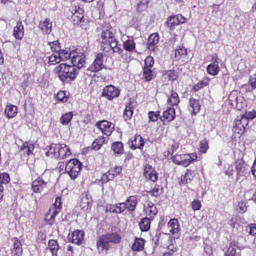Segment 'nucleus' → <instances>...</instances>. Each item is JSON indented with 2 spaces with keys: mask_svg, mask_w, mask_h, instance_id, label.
Instances as JSON below:
<instances>
[{
  "mask_svg": "<svg viewBox=\"0 0 256 256\" xmlns=\"http://www.w3.org/2000/svg\"><path fill=\"white\" fill-rule=\"evenodd\" d=\"M61 198L57 197L55 203L51 206L48 213L45 215V221L48 225L55 224V218L61 213Z\"/></svg>",
  "mask_w": 256,
  "mask_h": 256,
  "instance_id": "423d86ee",
  "label": "nucleus"
},
{
  "mask_svg": "<svg viewBox=\"0 0 256 256\" xmlns=\"http://www.w3.org/2000/svg\"><path fill=\"white\" fill-rule=\"evenodd\" d=\"M143 77L145 81H151V79H153V71H151L150 67H144Z\"/></svg>",
  "mask_w": 256,
  "mask_h": 256,
  "instance_id": "603ef678",
  "label": "nucleus"
},
{
  "mask_svg": "<svg viewBox=\"0 0 256 256\" xmlns=\"http://www.w3.org/2000/svg\"><path fill=\"white\" fill-rule=\"evenodd\" d=\"M84 237L85 233L83 231L75 230L68 235V241H70V243H73L74 245H81V243H83Z\"/></svg>",
  "mask_w": 256,
  "mask_h": 256,
  "instance_id": "f3484780",
  "label": "nucleus"
},
{
  "mask_svg": "<svg viewBox=\"0 0 256 256\" xmlns=\"http://www.w3.org/2000/svg\"><path fill=\"white\" fill-rule=\"evenodd\" d=\"M122 171H123V168H121V166H115L114 168L109 170L108 173H109L110 177H112V179H115V177H117V175H121Z\"/></svg>",
  "mask_w": 256,
  "mask_h": 256,
  "instance_id": "3c124183",
  "label": "nucleus"
},
{
  "mask_svg": "<svg viewBox=\"0 0 256 256\" xmlns=\"http://www.w3.org/2000/svg\"><path fill=\"white\" fill-rule=\"evenodd\" d=\"M96 247L99 253H104V252L107 253L111 248L109 238L106 235L100 236L96 243Z\"/></svg>",
  "mask_w": 256,
  "mask_h": 256,
  "instance_id": "ddd939ff",
  "label": "nucleus"
},
{
  "mask_svg": "<svg viewBox=\"0 0 256 256\" xmlns=\"http://www.w3.org/2000/svg\"><path fill=\"white\" fill-rule=\"evenodd\" d=\"M197 159V153L191 154H177L172 157L173 163L176 165H182V167H189L190 163H193Z\"/></svg>",
  "mask_w": 256,
  "mask_h": 256,
  "instance_id": "6e6552de",
  "label": "nucleus"
},
{
  "mask_svg": "<svg viewBox=\"0 0 256 256\" xmlns=\"http://www.w3.org/2000/svg\"><path fill=\"white\" fill-rule=\"evenodd\" d=\"M17 106L13 104H9L5 108V115L8 119H13L14 117H17Z\"/></svg>",
  "mask_w": 256,
  "mask_h": 256,
  "instance_id": "7c9ffc66",
  "label": "nucleus"
},
{
  "mask_svg": "<svg viewBox=\"0 0 256 256\" xmlns=\"http://www.w3.org/2000/svg\"><path fill=\"white\" fill-rule=\"evenodd\" d=\"M123 47H124L125 51H128L129 53H132V51H135V49H136L135 41L126 40L123 44Z\"/></svg>",
  "mask_w": 256,
  "mask_h": 256,
  "instance_id": "c03bdc74",
  "label": "nucleus"
},
{
  "mask_svg": "<svg viewBox=\"0 0 256 256\" xmlns=\"http://www.w3.org/2000/svg\"><path fill=\"white\" fill-rule=\"evenodd\" d=\"M245 167V161L243 159H238L235 162V169L237 171V176L240 177L241 173H243V169Z\"/></svg>",
  "mask_w": 256,
  "mask_h": 256,
  "instance_id": "de8ad7c7",
  "label": "nucleus"
},
{
  "mask_svg": "<svg viewBox=\"0 0 256 256\" xmlns=\"http://www.w3.org/2000/svg\"><path fill=\"white\" fill-rule=\"evenodd\" d=\"M70 121H73V112H67L60 117L61 125H69Z\"/></svg>",
  "mask_w": 256,
  "mask_h": 256,
  "instance_id": "a19ab883",
  "label": "nucleus"
},
{
  "mask_svg": "<svg viewBox=\"0 0 256 256\" xmlns=\"http://www.w3.org/2000/svg\"><path fill=\"white\" fill-rule=\"evenodd\" d=\"M179 94L176 91L171 90L170 95H168L167 103L171 105V107H175L179 105Z\"/></svg>",
  "mask_w": 256,
  "mask_h": 256,
  "instance_id": "c756f323",
  "label": "nucleus"
},
{
  "mask_svg": "<svg viewBox=\"0 0 256 256\" xmlns=\"http://www.w3.org/2000/svg\"><path fill=\"white\" fill-rule=\"evenodd\" d=\"M38 27L42 31L43 35H49L53 31V22H51V19L45 18L39 22Z\"/></svg>",
  "mask_w": 256,
  "mask_h": 256,
  "instance_id": "6ab92c4d",
  "label": "nucleus"
},
{
  "mask_svg": "<svg viewBox=\"0 0 256 256\" xmlns=\"http://www.w3.org/2000/svg\"><path fill=\"white\" fill-rule=\"evenodd\" d=\"M52 53H59L61 51V47L59 46V41H53L48 43Z\"/></svg>",
  "mask_w": 256,
  "mask_h": 256,
  "instance_id": "5fc2aeb1",
  "label": "nucleus"
},
{
  "mask_svg": "<svg viewBox=\"0 0 256 256\" xmlns=\"http://www.w3.org/2000/svg\"><path fill=\"white\" fill-rule=\"evenodd\" d=\"M124 203H126L127 210L133 212L137 209V203H139V200L137 199V196H130Z\"/></svg>",
  "mask_w": 256,
  "mask_h": 256,
  "instance_id": "cd10ccee",
  "label": "nucleus"
},
{
  "mask_svg": "<svg viewBox=\"0 0 256 256\" xmlns=\"http://www.w3.org/2000/svg\"><path fill=\"white\" fill-rule=\"evenodd\" d=\"M13 247H12V255L13 256H22L23 255V245L21 244V240L14 238L13 239Z\"/></svg>",
  "mask_w": 256,
  "mask_h": 256,
  "instance_id": "393cba45",
  "label": "nucleus"
},
{
  "mask_svg": "<svg viewBox=\"0 0 256 256\" xmlns=\"http://www.w3.org/2000/svg\"><path fill=\"white\" fill-rule=\"evenodd\" d=\"M48 249L51 251L53 256L57 255V251H59V244L57 243V240H49Z\"/></svg>",
  "mask_w": 256,
  "mask_h": 256,
  "instance_id": "79ce46f5",
  "label": "nucleus"
},
{
  "mask_svg": "<svg viewBox=\"0 0 256 256\" xmlns=\"http://www.w3.org/2000/svg\"><path fill=\"white\" fill-rule=\"evenodd\" d=\"M157 45H159V34L153 33L148 38L149 51H155V49H157Z\"/></svg>",
  "mask_w": 256,
  "mask_h": 256,
  "instance_id": "b1692460",
  "label": "nucleus"
},
{
  "mask_svg": "<svg viewBox=\"0 0 256 256\" xmlns=\"http://www.w3.org/2000/svg\"><path fill=\"white\" fill-rule=\"evenodd\" d=\"M11 182V177L7 173L0 174V201L3 199V185H7V183Z\"/></svg>",
  "mask_w": 256,
  "mask_h": 256,
  "instance_id": "bb28decb",
  "label": "nucleus"
},
{
  "mask_svg": "<svg viewBox=\"0 0 256 256\" xmlns=\"http://www.w3.org/2000/svg\"><path fill=\"white\" fill-rule=\"evenodd\" d=\"M13 36L18 41H21L25 37V27L21 21L16 22V26L13 29Z\"/></svg>",
  "mask_w": 256,
  "mask_h": 256,
  "instance_id": "4be33fe9",
  "label": "nucleus"
},
{
  "mask_svg": "<svg viewBox=\"0 0 256 256\" xmlns=\"http://www.w3.org/2000/svg\"><path fill=\"white\" fill-rule=\"evenodd\" d=\"M228 101L233 109H237L241 111V109H245V98L241 95V92L237 90H233L229 96Z\"/></svg>",
  "mask_w": 256,
  "mask_h": 256,
  "instance_id": "39448f33",
  "label": "nucleus"
},
{
  "mask_svg": "<svg viewBox=\"0 0 256 256\" xmlns=\"http://www.w3.org/2000/svg\"><path fill=\"white\" fill-rule=\"evenodd\" d=\"M106 213H116L117 214V204H110L106 206Z\"/></svg>",
  "mask_w": 256,
  "mask_h": 256,
  "instance_id": "338daca9",
  "label": "nucleus"
},
{
  "mask_svg": "<svg viewBox=\"0 0 256 256\" xmlns=\"http://www.w3.org/2000/svg\"><path fill=\"white\" fill-rule=\"evenodd\" d=\"M103 58V53H98L94 62L88 67V69H86L85 75H87L88 77H93L95 73H99V71H101L104 67Z\"/></svg>",
  "mask_w": 256,
  "mask_h": 256,
  "instance_id": "0eeeda50",
  "label": "nucleus"
},
{
  "mask_svg": "<svg viewBox=\"0 0 256 256\" xmlns=\"http://www.w3.org/2000/svg\"><path fill=\"white\" fill-rule=\"evenodd\" d=\"M58 55L60 57V61H67L73 57V52L71 50H60L58 51Z\"/></svg>",
  "mask_w": 256,
  "mask_h": 256,
  "instance_id": "58836bf2",
  "label": "nucleus"
},
{
  "mask_svg": "<svg viewBox=\"0 0 256 256\" xmlns=\"http://www.w3.org/2000/svg\"><path fill=\"white\" fill-rule=\"evenodd\" d=\"M56 99L57 101H61L62 103H67V94L65 93V91H59L56 95Z\"/></svg>",
  "mask_w": 256,
  "mask_h": 256,
  "instance_id": "4d7b16f0",
  "label": "nucleus"
},
{
  "mask_svg": "<svg viewBox=\"0 0 256 256\" xmlns=\"http://www.w3.org/2000/svg\"><path fill=\"white\" fill-rule=\"evenodd\" d=\"M207 151H209V142L204 139L200 142V153H207Z\"/></svg>",
  "mask_w": 256,
  "mask_h": 256,
  "instance_id": "13d9d810",
  "label": "nucleus"
},
{
  "mask_svg": "<svg viewBox=\"0 0 256 256\" xmlns=\"http://www.w3.org/2000/svg\"><path fill=\"white\" fill-rule=\"evenodd\" d=\"M165 77H167L169 81H177V79H179V73L175 70H168L165 73Z\"/></svg>",
  "mask_w": 256,
  "mask_h": 256,
  "instance_id": "8fccbe9b",
  "label": "nucleus"
},
{
  "mask_svg": "<svg viewBox=\"0 0 256 256\" xmlns=\"http://www.w3.org/2000/svg\"><path fill=\"white\" fill-rule=\"evenodd\" d=\"M167 229L170 235H175L176 237H179V233H181L179 220L177 218L170 219L167 223Z\"/></svg>",
  "mask_w": 256,
  "mask_h": 256,
  "instance_id": "4468645a",
  "label": "nucleus"
},
{
  "mask_svg": "<svg viewBox=\"0 0 256 256\" xmlns=\"http://www.w3.org/2000/svg\"><path fill=\"white\" fill-rule=\"evenodd\" d=\"M243 89H245V91H247V93H251L252 91H255V89H256V74H253L250 76L249 85H244Z\"/></svg>",
  "mask_w": 256,
  "mask_h": 256,
  "instance_id": "473e14b6",
  "label": "nucleus"
},
{
  "mask_svg": "<svg viewBox=\"0 0 256 256\" xmlns=\"http://www.w3.org/2000/svg\"><path fill=\"white\" fill-rule=\"evenodd\" d=\"M236 210L238 213H246L247 212V203L244 201L238 202Z\"/></svg>",
  "mask_w": 256,
  "mask_h": 256,
  "instance_id": "6e6d98bb",
  "label": "nucleus"
},
{
  "mask_svg": "<svg viewBox=\"0 0 256 256\" xmlns=\"http://www.w3.org/2000/svg\"><path fill=\"white\" fill-rule=\"evenodd\" d=\"M144 213L147 215V217L153 219V217L157 215V206H155L151 201H146L144 203Z\"/></svg>",
  "mask_w": 256,
  "mask_h": 256,
  "instance_id": "412c9836",
  "label": "nucleus"
},
{
  "mask_svg": "<svg viewBox=\"0 0 256 256\" xmlns=\"http://www.w3.org/2000/svg\"><path fill=\"white\" fill-rule=\"evenodd\" d=\"M126 209H127V203L121 202V203L116 204L117 214L123 213L124 211H126Z\"/></svg>",
  "mask_w": 256,
  "mask_h": 256,
  "instance_id": "bf43d9fd",
  "label": "nucleus"
},
{
  "mask_svg": "<svg viewBox=\"0 0 256 256\" xmlns=\"http://www.w3.org/2000/svg\"><path fill=\"white\" fill-rule=\"evenodd\" d=\"M188 110L190 113H192V115H197V113L201 111V102H199L197 99L190 98Z\"/></svg>",
  "mask_w": 256,
  "mask_h": 256,
  "instance_id": "5701e85b",
  "label": "nucleus"
},
{
  "mask_svg": "<svg viewBox=\"0 0 256 256\" xmlns=\"http://www.w3.org/2000/svg\"><path fill=\"white\" fill-rule=\"evenodd\" d=\"M81 169H83V164L79 159H71L67 162L65 166V173L69 175L72 181H75L77 177H79V173H81Z\"/></svg>",
  "mask_w": 256,
  "mask_h": 256,
  "instance_id": "20e7f679",
  "label": "nucleus"
},
{
  "mask_svg": "<svg viewBox=\"0 0 256 256\" xmlns=\"http://www.w3.org/2000/svg\"><path fill=\"white\" fill-rule=\"evenodd\" d=\"M224 173L226 177H233V174L235 173V169L233 168V165L226 166Z\"/></svg>",
  "mask_w": 256,
  "mask_h": 256,
  "instance_id": "680f3d73",
  "label": "nucleus"
},
{
  "mask_svg": "<svg viewBox=\"0 0 256 256\" xmlns=\"http://www.w3.org/2000/svg\"><path fill=\"white\" fill-rule=\"evenodd\" d=\"M159 115H160L159 112L151 111L148 113V118L150 121L155 122V121H158Z\"/></svg>",
  "mask_w": 256,
  "mask_h": 256,
  "instance_id": "0e129e2a",
  "label": "nucleus"
},
{
  "mask_svg": "<svg viewBox=\"0 0 256 256\" xmlns=\"http://www.w3.org/2000/svg\"><path fill=\"white\" fill-rule=\"evenodd\" d=\"M49 65H57L61 63V58L59 57V52H54L50 56H47Z\"/></svg>",
  "mask_w": 256,
  "mask_h": 256,
  "instance_id": "4c0bfd02",
  "label": "nucleus"
},
{
  "mask_svg": "<svg viewBox=\"0 0 256 256\" xmlns=\"http://www.w3.org/2000/svg\"><path fill=\"white\" fill-rule=\"evenodd\" d=\"M219 63H221V59H219L217 54H213L211 56V63L206 68L208 75H211L212 77H217V75H219V71H221Z\"/></svg>",
  "mask_w": 256,
  "mask_h": 256,
  "instance_id": "1a4fd4ad",
  "label": "nucleus"
},
{
  "mask_svg": "<svg viewBox=\"0 0 256 256\" xmlns=\"http://www.w3.org/2000/svg\"><path fill=\"white\" fill-rule=\"evenodd\" d=\"M125 121H129L133 117V107L131 106H126L124 110V115H123Z\"/></svg>",
  "mask_w": 256,
  "mask_h": 256,
  "instance_id": "864d4df0",
  "label": "nucleus"
},
{
  "mask_svg": "<svg viewBox=\"0 0 256 256\" xmlns=\"http://www.w3.org/2000/svg\"><path fill=\"white\" fill-rule=\"evenodd\" d=\"M102 183H109V181H113V176L109 174V172H106L101 177Z\"/></svg>",
  "mask_w": 256,
  "mask_h": 256,
  "instance_id": "69168bd1",
  "label": "nucleus"
},
{
  "mask_svg": "<svg viewBox=\"0 0 256 256\" xmlns=\"http://www.w3.org/2000/svg\"><path fill=\"white\" fill-rule=\"evenodd\" d=\"M256 118V111L252 110V111H248L245 112V114H243L240 119H246L247 124L249 125V121H253V119Z\"/></svg>",
  "mask_w": 256,
  "mask_h": 256,
  "instance_id": "49530a36",
  "label": "nucleus"
},
{
  "mask_svg": "<svg viewBox=\"0 0 256 256\" xmlns=\"http://www.w3.org/2000/svg\"><path fill=\"white\" fill-rule=\"evenodd\" d=\"M185 21H187V19L181 14L170 16L166 21V26L170 31H174L177 25H183Z\"/></svg>",
  "mask_w": 256,
  "mask_h": 256,
  "instance_id": "f8f14e48",
  "label": "nucleus"
},
{
  "mask_svg": "<svg viewBox=\"0 0 256 256\" xmlns=\"http://www.w3.org/2000/svg\"><path fill=\"white\" fill-rule=\"evenodd\" d=\"M105 143H107V138H105L104 136H99L93 141L92 149H94V151H99V149H101V147H103Z\"/></svg>",
  "mask_w": 256,
  "mask_h": 256,
  "instance_id": "2f4dec72",
  "label": "nucleus"
},
{
  "mask_svg": "<svg viewBox=\"0 0 256 256\" xmlns=\"http://www.w3.org/2000/svg\"><path fill=\"white\" fill-rule=\"evenodd\" d=\"M91 196L89 194H85L82 196L81 201H80V207L83 209V211H87L91 209Z\"/></svg>",
  "mask_w": 256,
  "mask_h": 256,
  "instance_id": "c85d7f7f",
  "label": "nucleus"
},
{
  "mask_svg": "<svg viewBox=\"0 0 256 256\" xmlns=\"http://www.w3.org/2000/svg\"><path fill=\"white\" fill-rule=\"evenodd\" d=\"M100 39L101 43L108 45L113 53H122L121 45H119L117 38H115V30L109 24H106V28L102 30Z\"/></svg>",
  "mask_w": 256,
  "mask_h": 256,
  "instance_id": "f03ea898",
  "label": "nucleus"
},
{
  "mask_svg": "<svg viewBox=\"0 0 256 256\" xmlns=\"http://www.w3.org/2000/svg\"><path fill=\"white\" fill-rule=\"evenodd\" d=\"M163 119L166 121H173L175 119V108L173 107H168L164 112H163Z\"/></svg>",
  "mask_w": 256,
  "mask_h": 256,
  "instance_id": "c9c22d12",
  "label": "nucleus"
},
{
  "mask_svg": "<svg viewBox=\"0 0 256 256\" xmlns=\"http://www.w3.org/2000/svg\"><path fill=\"white\" fill-rule=\"evenodd\" d=\"M72 64L61 63L54 68V73L57 77L65 83V81H75L79 70L85 67V54L79 52H73L71 58Z\"/></svg>",
  "mask_w": 256,
  "mask_h": 256,
  "instance_id": "f257e3e1",
  "label": "nucleus"
},
{
  "mask_svg": "<svg viewBox=\"0 0 256 256\" xmlns=\"http://www.w3.org/2000/svg\"><path fill=\"white\" fill-rule=\"evenodd\" d=\"M145 147V140L141 135H135L134 139L131 141V149H143Z\"/></svg>",
  "mask_w": 256,
  "mask_h": 256,
  "instance_id": "a878e982",
  "label": "nucleus"
},
{
  "mask_svg": "<svg viewBox=\"0 0 256 256\" xmlns=\"http://www.w3.org/2000/svg\"><path fill=\"white\" fill-rule=\"evenodd\" d=\"M193 181V171L187 170L186 173L181 178V183L187 185Z\"/></svg>",
  "mask_w": 256,
  "mask_h": 256,
  "instance_id": "37998d69",
  "label": "nucleus"
},
{
  "mask_svg": "<svg viewBox=\"0 0 256 256\" xmlns=\"http://www.w3.org/2000/svg\"><path fill=\"white\" fill-rule=\"evenodd\" d=\"M105 236L108 238V242L111 243H121V236L117 233L112 234H105Z\"/></svg>",
  "mask_w": 256,
  "mask_h": 256,
  "instance_id": "09e8293b",
  "label": "nucleus"
},
{
  "mask_svg": "<svg viewBox=\"0 0 256 256\" xmlns=\"http://www.w3.org/2000/svg\"><path fill=\"white\" fill-rule=\"evenodd\" d=\"M144 177L149 181H152L153 183H155L157 182V179H159V174L157 173V170L153 168V166L146 165L144 167Z\"/></svg>",
  "mask_w": 256,
  "mask_h": 256,
  "instance_id": "a211bd4d",
  "label": "nucleus"
},
{
  "mask_svg": "<svg viewBox=\"0 0 256 256\" xmlns=\"http://www.w3.org/2000/svg\"><path fill=\"white\" fill-rule=\"evenodd\" d=\"M247 119H242L240 117L236 118L235 125L233 127V132L237 135H243L245 133V129L247 128Z\"/></svg>",
  "mask_w": 256,
  "mask_h": 256,
  "instance_id": "2eb2a0df",
  "label": "nucleus"
},
{
  "mask_svg": "<svg viewBox=\"0 0 256 256\" xmlns=\"http://www.w3.org/2000/svg\"><path fill=\"white\" fill-rule=\"evenodd\" d=\"M121 95V90L113 85H108L103 88L102 97L108 99V101H113V99H117Z\"/></svg>",
  "mask_w": 256,
  "mask_h": 256,
  "instance_id": "9d476101",
  "label": "nucleus"
},
{
  "mask_svg": "<svg viewBox=\"0 0 256 256\" xmlns=\"http://www.w3.org/2000/svg\"><path fill=\"white\" fill-rule=\"evenodd\" d=\"M161 193H163V189L159 186H156L152 189V191L150 192V195H152V197H159Z\"/></svg>",
  "mask_w": 256,
  "mask_h": 256,
  "instance_id": "e2e57ef3",
  "label": "nucleus"
},
{
  "mask_svg": "<svg viewBox=\"0 0 256 256\" xmlns=\"http://www.w3.org/2000/svg\"><path fill=\"white\" fill-rule=\"evenodd\" d=\"M139 227L141 231H149L151 229V219L147 217L143 218L139 223Z\"/></svg>",
  "mask_w": 256,
  "mask_h": 256,
  "instance_id": "ea45409f",
  "label": "nucleus"
},
{
  "mask_svg": "<svg viewBox=\"0 0 256 256\" xmlns=\"http://www.w3.org/2000/svg\"><path fill=\"white\" fill-rule=\"evenodd\" d=\"M46 157L67 159V157H71V149L66 144H51L46 151Z\"/></svg>",
  "mask_w": 256,
  "mask_h": 256,
  "instance_id": "7ed1b4c3",
  "label": "nucleus"
},
{
  "mask_svg": "<svg viewBox=\"0 0 256 256\" xmlns=\"http://www.w3.org/2000/svg\"><path fill=\"white\" fill-rule=\"evenodd\" d=\"M174 57L176 61H181V59H185V57H187V48L180 46L178 49L175 50Z\"/></svg>",
  "mask_w": 256,
  "mask_h": 256,
  "instance_id": "f704fd0d",
  "label": "nucleus"
},
{
  "mask_svg": "<svg viewBox=\"0 0 256 256\" xmlns=\"http://www.w3.org/2000/svg\"><path fill=\"white\" fill-rule=\"evenodd\" d=\"M96 127H98L99 131H101L103 135H106V137H111L113 131H115V124L107 120L97 122Z\"/></svg>",
  "mask_w": 256,
  "mask_h": 256,
  "instance_id": "9b49d317",
  "label": "nucleus"
},
{
  "mask_svg": "<svg viewBox=\"0 0 256 256\" xmlns=\"http://www.w3.org/2000/svg\"><path fill=\"white\" fill-rule=\"evenodd\" d=\"M201 207H202V204L199 200L196 199L191 202V208L194 211H201Z\"/></svg>",
  "mask_w": 256,
  "mask_h": 256,
  "instance_id": "052dcab7",
  "label": "nucleus"
},
{
  "mask_svg": "<svg viewBox=\"0 0 256 256\" xmlns=\"http://www.w3.org/2000/svg\"><path fill=\"white\" fill-rule=\"evenodd\" d=\"M143 249H145V240L143 238H136L132 245V251H143Z\"/></svg>",
  "mask_w": 256,
  "mask_h": 256,
  "instance_id": "72a5a7b5",
  "label": "nucleus"
},
{
  "mask_svg": "<svg viewBox=\"0 0 256 256\" xmlns=\"http://www.w3.org/2000/svg\"><path fill=\"white\" fill-rule=\"evenodd\" d=\"M226 256H235L237 255V250L233 247H229L228 250L225 253Z\"/></svg>",
  "mask_w": 256,
  "mask_h": 256,
  "instance_id": "774afa93",
  "label": "nucleus"
},
{
  "mask_svg": "<svg viewBox=\"0 0 256 256\" xmlns=\"http://www.w3.org/2000/svg\"><path fill=\"white\" fill-rule=\"evenodd\" d=\"M34 150H35V145H33V144L29 143V142H25V143L22 145L21 149H20V151H21L22 153H24V155H25V154H26V155H31Z\"/></svg>",
  "mask_w": 256,
  "mask_h": 256,
  "instance_id": "e433bc0d",
  "label": "nucleus"
},
{
  "mask_svg": "<svg viewBox=\"0 0 256 256\" xmlns=\"http://www.w3.org/2000/svg\"><path fill=\"white\" fill-rule=\"evenodd\" d=\"M84 13L85 10H83V8H81L80 6L74 7V13L72 15L73 25H81V23H83V19L85 17Z\"/></svg>",
  "mask_w": 256,
  "mask_h": 256,
  "instance_id": "dca6fc26",
  "label": "nucleus"
},
{
  "mask_svg": "<svg viewBox=\"0 0 256 256\" xmlns=\"http://www.w3.org/2000/svg\"><path fill=\"white\" fill-rule=\"evenodd\" d=\"M47 188V182L43 178L38 177L32 182V191L34 193H42Z\"/></svg>",
  "mask_w": 256,
  "mask_h": 256,
  "instance_id": "aec40b11",
  "label": "nucleus"
},
{
  "mask_svg": "<svg viewBox=\"0 0 256 256\" xmlns=\"http://www.w3.org/2000/svg\"><path fill=\"white\" fill-rule=\"evenodd\" d=\"M112 151L116 154V155H122L124 149H123V143L122 142H114L112 144Z\"/></svg>",
  "mask_w": 256,
  "mask_h": 256,
  "instance_id": "a18cd8bd",
  "label": "nucleus"
}]
</instances>
